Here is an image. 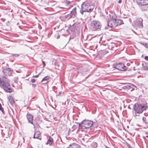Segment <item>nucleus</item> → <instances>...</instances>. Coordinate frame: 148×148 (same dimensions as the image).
Instances as JSON below:
<instances>
[{
	"label": "nucleus",
	"instance_id": "obj_1",
	"mask_svg": "<svg viewBox=\"0 0 148 148\" xmlns=\"http://www.w3.org/2000/svg\"><path fill=\"white\" fill-rule=\"evenodd\" d=\"M94 8V5H90L87 2L83 3L82 5L81 9L80 10V12L82 14H84V12H91Z\"/></svg>",
	"mask_w": 148,
	"mask_h": 148
},
{
	"label": "nucleus",
	"instance_id": "obj_2",
	"mask_svg": "<svg viewBox=\"0 0 148 148\" xmlns=\"http://www.w3.org/2000/svg\"><path fill=\"white\" fill-rule=\"evenodd\" d=\"M95 123H93V121L91 120H87L83 121L81 125L79 124V126L82 129H85L91 127H94Z\"/></svg>",
	"mask_w": 148,
	"mask_h": 148
},
{
	"label": "nucleus",
	"instance_id": "obj_3",
	"mask_svg": "<svg viewBox=\"0 0 148 148\" xmlns=\"http://www.w3.org/2000/svg\"><path fill=\"white\" fill-rule=\"evenodd\" d=\"M147 107L145 105H141L138 103H135L134 106V109L136 113L140 114L146 110Z\"/></svg>",
	"mask_w": 148,
	"mask_h": 148
},
{
	"label": "nucleus",
	"instance_id": "obj_4",
	"mask_svg": "<svg viewBox=\"0 0 148 148\" xmlns=\"http://www.w3.org/2000/svg\"><path fill=\"white\" fill-rule=\"evenodd\" d=\"M91 28L93 31L100 29L101 27V23L97 20H94L91 23Z\"/></svg>",
	"mask_w": 148,
	"mask_h": 148
},
{
	"label": "nucleus",
	"instance_id": "obj_5",
	"mask_svg": "<svg viewBox=\"0 0 148 148\" xmlns=\"http://www.w3.org/2000/svg\"><path fill=\"white\" fill-rule=\"evenodd\" d=\"M113 68L122 71H125L127 69V67L121 63L114 64Z\"/></svg>",
	"mask_w": 148,
	"mask_h": 148
},
{
	"label": "nucleus",
	"instance_id": "obj_6",
	"mask_svg": "<svg viewBox=\"0 0 148 148\" xmlns=\"http://www.w3.org/2000/svg\"><path fill=\"white\" fill-rule=\"evenodd\" d=\"M143 20L141 18H137L136 20L134 21L133 24L136 26L141 28L143 27Z\"/></svg>",
	"mask_w": 148,
	"mask_h": 148
},
{
	"label": "nucleus",
	"instance_id": "obj_7",
	"mask_svg": "<svg viewBox=\"0 0 148 148\" xmlns=\"http://www.w3.org/2000/svg\"><path fill=\"white\" fill-rule=\"evenodd\" d=\"M8 79L5 77H3L2 79H0V87H2L9 84Z\"/></svg>",
	"mask_w": 148,
	"mask_h": 148
},
{
	"label": "nucleus",
	"instance_id": "obj_8",
	"mask_svg": "<svg viewBox=\"0 0 148 148\" xmlns=\"http://www.w3.org/2000/svg\"><path fill=\"white\" fill-rule=\"evenodd\" d=\"M115 23V19L113 18V16H112V18L108 21L107 25L110 27H115L116 25Z\"/></svg>",
	"mask_w": 148,
	"mask_h": 148
},
{
	"label": "nucleus",
	"instance_id": "obj_9",
	"mask_svg": "<svg viewBox=\"0 0 148 148\" xmlns=\"http://www.w3.org/2000/svg\"><path fill=\"white\" fill-rule=\"evenodd\" d=\"M1 88L3 89L4 91L6 92L10 93L12 91V89L10 84L1 87Z\"/></svg>",
	"mask_w": 148,
	"mask_h": 148
},
{
	"label": "nucleus",
	"instance_id": "obj_10",
	"mask_svg": "<svg viewBox=\"0 0 148 148\" xmlns=\"http://www.w3.org/2000/svg\"><path fill=\"white\" fill-rule=\"evenodd\" d=\"M12 70L9 68H5L3 70V73L6 76H10L12 74Z\"/></svg>",
	"mask_w": 148,
	"mask_h": 148
},
{
	"label": "nucleus",
	"instance_id": "obj_11",
	"mask_svg": "<svg viewBox=\"0 0 148 148\" xmlns=\"http://www.w3.org/2000/svg\"><path fill=\"white\" fill-rule=\"evenodd\" d=\"M137 2L139 5H148V0H137Z\"/></svg>",
	"mask_w": 148,
	"mask_h": 148
},
{
	"label": "nucleus",
	"instance_id": "obj_12",
	"mask_svg": "<svg viewBox=\"0 0 148 148\" xmlns=\"http://www.w3.org/2000/svg\"><path fill=\"white\" fill-rule=\"evenodd\" d=\"M53 142V138L51 136H49L47 141V145H48L50 146H52L54 144Z\"/></svg>",
	"mask_w": 148,
	"mask_h": 148
},
{
	"label": "nucleus",
	"instance_id": "obj_13",
	"mask_svg": "<svg viewBox=\"0 0 148 148\" xmlns=\"http://www.w3.org/2000/svg\"><path fill=\"white\" fill-rule=\"evenodd\" d=\"M27 117L29 123L33 124V117L32 115L30 114H28L27 115Z\"/></svg>",
	"mask_w": 148,
	"mask_h": 148
},
{
	"label": "nucleus",
	"instance_id": "obj_14",
	"mask_svg": "<svg viewBox=\"0 0 148 148\" xmlns=\"http://www.w3.org/2000/svg\"><path fill=\"white\" fill-rule=\"evenodd\" d=\"M70 14L72 18H74L76 17L77 14L76 11V8H74L72 11H71Z\"/></svg>",
	"mask_w": 148,
	"mask_h": 148
},
{
	"label": "nucleus",
	"instance_id": "obj_15",
	"mask_svg": "<svg viewBox=\"0 0 148 148\" xmlns=\"http://www.w3.org/2000/svg\"><path fill=\"white\" fill-rule=\"evenodd\" d=\"M41 135L40 133V131H36L34 132L33 138H34L39 139V137Z\"/></svg>",
	"mask_w": 148,
	"mask_h": 148
},
{
	"label": "nucleus",
	"instance_id": "obj_16",
	"mask_svg": "<svg viewBox=\"0 0 148 148\" xmlns=\"http://www.w3.org/2000/svg\"><path fill=\"white\" fill-rule=\"evenodd\" d=\"M115 24L116 25V27L118 25H119L123 24V21L121 20L115 19Z\"/></svg>",
	"mask_w": 148,
	"mask_h": 148
},
{
	"label": "nucleus",
	"instance_id": "obj_17",
	"mask_svg": "<svg viewBox=\"0 0 148 148\" xmlns=\"http://www.w3.org/2000/svg\"><path fill=\"white\" fill-rule=\"evenodd\" d=\"M54 4L51 2H48V6L47 7V11L49 10V9H51V6L54 5Z\"/></svg>",
	"mask_w": 148,
	"mask_h": 148
},
{
	"label": "nucleus",
	"instance_id": "obj_18",
	"mask_svg": "<svg viewBox=\"0 0 148 148\" xmlns=\"http://www.w3.org/2000/svg\"><path fill=\"white\" fill-rule=\"evenodd\" d=\"M142 68L143 69L145 70H148V65L146 64H142Z\"/></svg>",
	"mask_w": 148,
	"mask_h": 148
},
{
	"label": "nucleus",
	"instance_id": "obj_19",
	"mask_svg": "<svg viewBox=\"0 0 148 148\" xmlns=\"http://www.w3.org/2000/svg\"><path fill=\"white\" fill-rule=\"evenodd\" d=\"M73 148H81V146L79 145L73 143H72Z\"/></svg>",
	"mask_w": 148,
	"mask_h": 148
},
{
	"label": "nucleus",
	"instance_id": "obj_20",
	"mask_svg": "<svg viewBox=\"0 0 148 148\" xmlns=\"http://www.w3.org/2000/svg\"><path fill=\"white\" fill-rule=\"evenodd\" d=\"M71 16L70 14L65 15L64 17V18L66 20V19H69L71 18Z\"/></svg>",
	"mask_w": 148,
	"mask_h": 148
},
{
	"label": "nucleus",
	"instance_id": "obj_21",
	"mask_svg": "<svg viewBox=\"0 0 148 148\" xmlns=\"http://www.w3.org/2000/svg\"><path fill=\"white\" fill-rule=\"evenodd\" d=\"M14 100H13V98H12L11 97L9 99V102L11 105H12L14 103Z\"/></svg>",
	"mask_w": 148,
	"mask_h": 148
},
{
	"label": "nucleus",
	"instance_id": "obj_22",
	"mask_svg": "<svg viewBox=\"0 0 148 148\" xmlns=\"http://www.w3.org/2000/svg\"><path fill=\"white\" fill-rule=\"evenodd\" d=\"M0 110L4 114L5 112H4V111L3 110V108L2 107V105L0 103Z\"/></svg>",
	"mask_w": 148,
	"mask_h": 148
},
{
	"label": "nucleus",
	"instance_id": "obj_23",
	"mask_svg": "<svg viewBox=\"0 0 148 148\" xmlns=\"http://www.w3.org/2000/svg\"><path fill=\"white\" fill-rule=\"evenodd\" d=\"M142 11H146L148 10V8L147 7L144 6L142 8Z\"/></svg>",
	"mask_w": 148,
	"mask_h": 148
},
{
	"label": "nucleus",
	"instance_id": "obj_24",
	"mask_svg": "<svg viewBox=\"0 0 148 148\" xmlns=\"http://www.w3.org/2000/svg\"><path fill=\"white\" fill-rule=\"evenodd\" d=\"M131 87L129 85H127L126 86H125L123 87L124 88V89H130V88Z\"/></svg>",
	"mask_w": 148,
	"mask_h": 148
},
{
	"label": "nucleus",
	"instance_id": "obj_25",
	"mask_svg": "<svg viewBox=\"0 0 148 148\" xmlns=\"http://www.w3.org/2000/svg\"><path fill=\"white\" fill-rule=\"evenodd\" d=\"M82 140H83L84 142L86 143H87L88 141V138H82Z\"/></svg>",
	"mask_w": 148,
	"mask_h": 148
},
{
	"label": "nucleus",
	"instance_id": "obj_26",
	"mask_svg": "<svg viewBox=\"0 0 148 148\" xmlns=\"http://www.w3.org/2000/svg\"><path fill=\"white\" fill-rule=\"evenodd\" d=\"M19 56V55L18 54H11V56H15V57H17Z\"/></svg>",
	"mask_w": 148,
	"mask_h": 148
},
{
	"label": "nucleus",
	"instance_id": "obj_27",
	"mask_svg": "<svg viewBox=\"0 0 148 148\" xmlns=\"http://www.w3.org/2000/svg\"><path fill=\"white\" fill-rule=\"evenodd\" d=\"M143 122L145 123H147V120H146V118L144 117H143Z\"/></svg>",
	"mask_w": 148,
	"mask_h": 148
},
{
	"label": "nucleus",
	"instance_id": "obj_28",
	"mask_svg": "<svg viewBox=\"0 0 148 148\" xmlns=\"http://www.w3.org/2000/svg\"><path fill=\"white\" fill-rule=\"evenodd\" d=\"M141 44L143 45L144 46H145V47H146L147 48H148V44H147V43H141Z\"/></svg>",
	"mask_w": 148,
	"mask_h": 148
},
{
	"label": "nucleus",
	"instance_id": "obj_29",
	"mask_svg": "<svg viewBox=\"0 0 148 148\" xmlns=\"http://www.w3.org/2000/svg\"><path fill=\"white\" fill-rule=\"evenodd\" d=\"M70 3V1L68 0H66L65 1V3L66 5H68Z\"/></svg>",
	"mask_w": 148,
	"mask_h": 148
},
{
	"label": "nucleus",
	"instance_id": "obj_30",
	"mask_svg": "<svg viewBox=\"0 0 148 148\" xmlns=\"http://www.w3.org/2000/svg\"><path fill=\"white\" fill-rule=\"evenodd\" d=\"M73 145L72 143L70 145H69V147L66 148H73Z\"/></svg>",
	"mask_w": 148,
	"mask_h": 148
},
{
	"label": "nucleus",
	"instance_id": "obj_31",
	"mask_svg": "<svg viewBox=\"0 0 148 148\" xmlns=\"http://www.w3.org/2000/svg\"><path fill=\"white\" fill-rule=\"evenodd\" d=\"M35 81H36V80L35 79H33L31 80V82L32 83H34V82H35Z\"/></svg>",
	"mask_w": 148,
	"mask_h": 148
},
{
	"label": "nucleus",
	"instance_id": "obj_32",
	"mask_svg": "<svg viewBox=\"0 0 148 148\" xmlns=\"http://www.w3.org/2000/svg\"><path fill=\"white\" fill-rule=\"evenodd\" d=\"M44 80H45V81L46 80V76H45V77H44L43 78V79H42V82L43 81H44Z\"/></svg>",
	"mask_w": 148,
	"mask_h": 148
},
{
	"label": "nucleus",
	"instance_id": "obj_33",
	"mask_svg": "<svg viewBox=\"0 0 148 148\" xmlns=\"http://www.w3.org/2000/svg\"><path fill=\"white\" fill-rule=\"evenodd\" d=\"M39 75H34V76H33V77H36H36H38L39 76Z\"/></svg>",
	"mask_w": 148,
	"mask_h": 148
},
{
	"label": "nucleus",
	"instance_id": "obj_34",
	"mask_svg": "<svg viewBox=\"0 0 148 148\" xmlns=\"http://www.w3.org/2000/svg\"><path fill=\"white\" fill-rule=\"evenodd\" d=\"M145 60L148 61V56H146L145 57Z\"/></svg>",
	"mask_w": 148,
	"mask_h": 148
},
{
	"label": "nucleus",
	"instance_id": "obj_35",
	"mask_svg": "<svg viewBox=\"0 0 148 148\" xmlns=\"http://www.w3.org/2000/svg\"><path fill=\"white\" fill-rule=\"evenodd\" d=\"M36 86V84H32V86L33 87H34H34H35Z\"/></svg>",
	"mask_w": 148,
	"mask_h": 148
},
{
	"label": "nucleus",
	"instance_id": "obj_36",
	"mask_svg": "<svg viewBox=\"0 0 148 148\" xmlns=\"http://www.w3.org/2000/svg\"><path fill=\"white\" fill-rule=\"evenodd\" d=\"M126 145L129 148H130L131 147L130 145L128 143H127Z\"/></svg>",
	"mask_w": 148,
	"mask_h": 148
},
{
	"label": "nucleus",
	"instance_id": "obj_37",
	"mask_svg": "<svg viewBox=\"0 0 148 148\" xmlns=\"http://www.w3.org/2000/svg\"><path fill=\"white\" fill-rule=\"evenodd\" d=\"M84 138H88V139L90 138H89L88 136H86V135H85V136H84Z\"/></svg>",
	"mask_w": 148,
	"mask_h": 148
},
{
	"label": "nucleus",
	"instance_id": "obj_38",
	"mask_svg": "<svg viewBox=\"0 0 148 148\" xmlns=\"http://www.w3.org/2000/svg\"><path fill=\"white\" fill-rule=\"evenodd\" d=\"M94 123H95V125L94 126V127H96L97 126V123L94 122Z\"/></svg>",
	"mask_w": 148,
	"mask_h": 148
},
{
	"label": "nucleus",
	"instance_id": "obj_39",
	"mask_svg": "<svg viewBox=\"0 0 148 148\" xmlns=\"http://www.w3.org/2000/svg\"><path fill=\"white\" fill-rule=\"evenodd\" d=\"M61 93H62L61 92H58V96L60 95L61 94Z\"/></svg>",
	"mask_w": 148,
	"mask_h": 148
},
{
	"label": "nucleus",
	"instance_id": "obj_40",
	"mask_svg": "<svg viewBox=\"0 0 148 148\" xmlns=\"http://www.w3.org/2000/svg\"><path fill=\"white\" fill-rule=\"evenodd\" d=\"M133 115L135 117H136L137 116H138V115H137L136 114V113H135V114H133Z\"/></svg>",
	"mask_w": 148,
	"mask_h": 148
},
{
	"label": "nucleus",
	"instance_id": "obj_41",
	"mask_svg": "<svg viewBox=\"0 0 148 148\" xmlns=\"http://www.w3.org/2000/svg\"><path fill=\"white\" fill-rule=\"evenodd\" d=\"M122 2V0H119L118 1V3H120Z\"/></svg>",
	"mask_w": 148,
	"mask_h": 148
},
{
	"label": "nucleus",
	"instance_id": "obj_42",
	"mask_svg": "<svg viewBox=\"0 0 148 148\" xmlns=\"http://www.w3.org/2000/svg\"><path fill=\"white\" fill-rule=\"evenodd\" d=\"M42 63L43 64V66H45V64L44 61H42Z\"/></svg>",
	"mask_w": 148,
	"mask_h": 148
},
{
	"label": "nucleus",
	"instance_id": "obj_43",
	"mask_svg": "<svg viewBox=\"0 0 148 148\" xmlns=\"http://www.w3.org/2000/svg\"><path fill=\"white\" fill-rule=\"evenodd\" d=\"M105 146L106 148H111L110 147H108L106 145H105Z\"/></svg>",
	"mask_w": 148,
	"mask_h": 148
},
{
	"label": "nucleus",
	"instance_id": "obj_44",
	"mask_svg": "<svg viewBox=\"0 0 148 148\" xmlns=\"http://www.w3.org/2000/svg\"><path fill=\"white\" fill-rule=\"evenodd\" d=\"M49 79V77L47 76V80Z\"/></svg>",
	"mask_w": 148,
	"mask_h": 148
},
{
	"label": "nucleus",
	"instance_id": "obj_45",
	"mask_svg": "<svg viewBox=\"0 0 148 148\" xmlns=\"http://www.w3.org/2000/svg\"><path fill=\"white\" fill-rule=\"evenodd\" d=\"M42 84H46V83L43 82V83H42Z\"/></svg>",
	"mask_w": 148,
	"mask_h": 148
},
{
	"label": "nucleus",
	"instance_id": "obj_46",
	"mask_svg": "<svg viewBox=\"0 0 148 148\" xmlns=\"http://www.w3.org/2000/svg\"><path fill=\"white\" fill-rule=\"evenodd\" d=\"M42 84H46V83L43 82V83H42Z\"/></svg>",
	"mask_w": 148,
	"mask_h": 148
},
{
	"label": "nucleus",
	"instance_id": "obj_47",
	"mask_svg": "<svg viewBox=\"0 0 148 148\" xmlns=\"http://www.w3.org/2000/svg\"><path fill=\"white\" fill-rule=\"evenodd\" d=\"M59 37H60V36H58L57 37V39L58 38H59Z\"/></svg>",
	"mask_w": 148,
	"mask_h": 148
},
{
	"label": "nucleus",
	"instance_id": "obj_48",
	"mask_svg": "<svg viewBox=\"0 0 148 148\" xmlns=\"http://www.w3.org/2000/svg\"><path fill=\"white\" fill-rule=\"evenodd\" d=\"M145 134H148V133L147 132H145Z\"/></svg>",
	"mask_w": 148,
	"mask_h": 148
},
{
	"label": "nucleus",
	"instance_id": "obj_49",
	"mask_svg": "<svg viewBox=\"0 0 148 148\" xmlns=\"http://www.w3.org/2000/svg\"><path fill=\"white\" fill-rule=\"evenodd\" d=\"M146 137H147V138H148V136L147 135L145 136Z\"/></svg>",
	"mask_w": 148,
	"mask_h": 148
},
{
	"label": "nucleus",
	"instance_id": "obj_50",
	"mask_svg": "<svg viewBox=\"0 0 148 148\" xmlns=\"http://www.w3.org/2000/svg\"><path fill=\"white\" fill-rule=\"evenodd\" d=\"M45 105L46 106V104L45 102Z\"/></svg>",
	"mask_w": 148,
	"mask_h": 148
},
{
	"label": "nucleus",
	"instance_id": "obj_51",
	"mask_svg": "<svg viewBox=\"0 0 148 148\" xmlns=\"http://www.w3.org/2000/svg\"><path fill=\"white\" fill-rule=\"evenodd\" d=\"M48 36L50 35V34H48Z\"/></svg>",
	"mask_w": 148,
	"mask_h": 148
},
{
	"label": "nucleus",
	"instance_id": "obj_52",
	"mask_svg": "<svg viewBox=\"0 0 148 148\" xmlns=\"http://www.w3.org/2000/svg\"><path fill=\"white\" fill-rule=\"evenodd\" d=\"M45 10H46V8H45Z\"/></svg>",
	"mask_w": 148,
	"mask_h": 148
}]
</instances>
